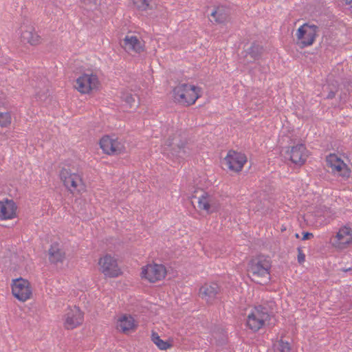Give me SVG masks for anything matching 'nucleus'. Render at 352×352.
I'll return each instance as SVG.
<instances>
[{
    "mask_svg": "<svg viewBox=\"0 0 352 352\" xmlns=\"http://www.w3.org/2000/svg\"><path fill=\"white\" fill-rule=\"evenodd\" d=\"M270 261L263 256L252 258L248 263V273L256 283L263 285L270 280Z\"/></svg>",
    "mask_w": 352,
    "mask_h": 352,
    "instance_id": "f257e3e1",
    "label": "nucleus"
},
{
    "mask_svg": "<svg viewBox=\"0 0 352 352\" xmlns=\"http://www.w3.org/2000/svg\"><path fill=\"white\" fill-rule=\"evenodd\" d=\"M166 145L169 148L168 155L177 159H184L190 155V148L184 132H177L170 136Z\"/></svg>",
    "mask_w": 352,
    "mask_h": 352,
    "instance_id": "f03ea898",
    "label": "nucleus"
},
{
    "mask_svg": "<svg viewBox=\"0 0 352 352\" xmlns=\"http://www.w3.org/2000/svg\"><path fill=\"white\" fill-rule=\"evenodd\" d=\"M200 87L184 83L173 89V97L179 103L190 106L200 97Z\"/></svg>",
    "mask_w": 352,
    "mask_h": 352,
    "instance_id": "7ed1b4c3",
    "label": "nucleus"
},
{
    "mask_svg": "<svg viewBox=\"0 0 352 352\" xmlns=\"http://www.w3.org/2000/svg\"><path fill=\"white\" fill-rule=\"evenodd\" d=\"M318 31L319 28L316 25L303 24L297 30V45L300 48L311 45L318 35Z\"/></svg>",
    "mask_w": 352,
    "mask_h": 352,
    "instance_id": "20e7f679",
    "label": "nucleus"
},
{
    "mask_svg": "<svg viewBox=\"0 0 352 352\" xmlns=\"http://www.w3.org/2000/svg\"><path fill=\"white\" fill-rule=\"evenodd\" d=\"M60 177L64 186L72 193H79L83 189L81 177L76 173H72L69 170L63 168L60 172Z\"/></svg>",
    "mask_w": 352,
    "mask_h": 352,
    "instance_id": "39448f33",
    "label": "nucleus"
},
{
    "mask_svg": "<svg viewBox=\"0 0 352 352\" xmlns=\"http://www.w3.org/2000/svg\"><path fill=\"white\" fill-rule=\"evenodd\" d=\"M12 293L20 301L25 302L30 299L32 294L30 282L22 278L13 280Z\"/></svg>",
    "mask_w": 352,
    "mask_h": 352,
    "instance_id": "423d86ee",
    "label": "nucleus"
},
{
    "mask_svg": "<svg viewBox=\"0 0 352 352\" xmlns=\"http://www.w3.org/2000/svg\"><path fill=\"white\" fill-rule=\"evenodd\" d=\"M224 164L228 169L236 173L240 172L247 162L245 154L230 150L224 158Z\"/></svg>",
    "mask_w": 352,
    "mask_h": 352,
    "instance_id": "0eeeda50",
    "label": "nucleus"
},
{
    "mask_svg": "<svg viewBox=\"0 0 352 352\" xmlns=\"http://www.w3.org/2000/svg\"><path fill=\"white\" fill-rule=\"evenodd\" d=\"M98 84L96 75L84 74L76 79L74 87L79 92L88 94L92 89H96Z\"/></svg>",
    "mask_w": 352,
    "mask_h": 352,
    "instance_id": "6e6552de",
    "label": "nucleus"
},
{
    "mask_svg": "<svg viewBox=\"0 0 352 352\" xmlns=\"http://www.w3.org/2000/svg\"><path fill=\"white\" fill-rule=\"evenodd\" d=\"M142 276L151 283H155L164 278L166 274V267L161 264L148 265L142 268Z\"/></svg>",
    "mask_w": 352,
    "mask_h": 352,
    "instance_id": "1a4fd4ad",
    "label": "nucleus"
},
{
    "mask_svg": "<svg viewBox=\"0 0 352 352\" xmlns=\"http://www.w3.org/2000/svg\"><path fill=\"white\" fill-rule=\"evenodd\" d=\"M98 264L101 272L107 276L117 277L120 274L116 259L109 254L100 258Z\"/></svg>",
    "mask_w": 352,
    "mask_h": 352,
    "instance_id": "9d476101",
    "label": "nucleus"
},
{
    "mask_svg": "<svg viewBox=\"0 0 352 352\" xmlns=\"http://www.w3.org/2000/svg\"><path fill=\"white\" fill-rule=\"evenodd\" d=\"M327 164L331 168V172L337 173L344 178L350 177L351 170L344 162L334 154H330L326 159Z\"/></svg>",
    "mask_w": 352,
    "mask_h": 352,
    "instance_id": "9b49d317",
    "label": "nucleus"
},
{
    "mask_svg": "<svg viewBox=\"0 0 352 352\" xmlns=\"http://www.w3.org/2000/svg\"><path fill=\"white\" fill-rule=\"evenodd\" d=\"M285 157L294 164L301 166L307 160V148L303 144H298L292 146L290 149L288 148Z\"/></svg>",
    "mask_w": 352,
    "mask_h": 352,
    "instance_id": "f8f14e48",
    "label": "nucleus"
},
{
    "mask_svg": "<svg viewBox=\"0 0 352 352\" xmlns=\"http://www.w3.org/2000/svg\"><path fill=\"white\" fill-rule=\"evenodd\" d=\"M197 199L199 208L206 210L208 214L217 212L220 208L219 201L206 192H202V195Z\"/></svg>",
    "mask_w": 352,
    "mask_h": 352,
    "instance_id": "ddd939ff",
    "label": "nucleus"
},
{
    "mask_svg": "<svg viewBox=\"0 0 352 352\" xmlns=\"http://www.w3.org/2000/svg\"><path fill=\"white\" fill-rule=\"evenodd\" d=\"M331 243L340 250L346 248L352 243V229L348 226L341 228L331 241Z\"/></svg>",
    "mask_w": 352,
    "mask_h": 352,
    "instance_id": "4468645a",
    "label": "nucleus"
},
{
    "mask_svg": "<svg viewBox=\"0 0 352 352\" xmlns=\"http://www.w3.org/2000/svg\"><path fill=\"white\" fill-rule=\"evenodd\" d=\"M21 41L35 46L41 43L42 38L32 25H22L21 27Z\"/></svg>",
    "mask_w": 352,
    "mask_h": 352,
    "instance_id": "2eb2a0df",
    "label": "nucleus"
},
{
    "mask_svg": "<svg viewBox=\"0 0 352 352\" xmlns=\"http://www.w3.org/2000/svg\"><path fill=\"white\" fill-rule=\"evenodd\" d=\"M83 322V313L80 309L74 306L69 309L65 314V327L67 329H74L80 325Z\"/></svg>",
    "mask_w": 352,
    "mask_h": 352,
    "instance_id": "dca6fc26",
    "label": "nucleus"
},
{
    "mask_svg": "<svg viewBox=\"0 0 352 352\" xmlns=\"http://www.w3.org/2000/svg\"><path fill=\"white\" fill-rule=\"evenodd\" d=\"M100 146L104 153L108 155H118L121 153L123 146L117 140L111 139L105 135L100 140Z\"/></svg>",
    "mask_w": 352,
    "mask_h": 352,
    "instance_id": "f3484780",
    "label": "nucleus"
},
{
    "mask_svg": "<svg viewBox=\"0 0 352 352\" xmlns=\"http://www.w3.org/2000/svg\"><path fill=\"white\" fill-rule=\"evenodd\" d=\"M219 292L220 287L215 283L210 284L206 283L199 289V296L201 298L210 304L217 298V295Z\"/></svg>",
    "mask_w": 352,
    "mask_h": 352,
    "instance_id": "a211bd4d",
    "label": "nucleus"
},
{
    "mask_svg": "<svg viewBox=\"0 0 352 352\" xmlns=\"http://www.w3.org/2000/svg\"><path fill=\"white\" fill-rule=\"evenodd\" d=\"M17 206L12 199L0 201V219H12L16 217Z\"/></svg>",
    "mask_w": 352,
    "mask_h": 352,
    "instance_id": "6ab92c4d",
    "label": "nucleus"
},
{
    "mask_svg": "<svg viewBox=\"0 0 352 352\" xmlns=\"http://www.w3.org/2000/svg\"><path fill=\"white\" fill-rule=\"evenodd\" d=\"M122 47L126 51H133L136 53H140L144 51V46L135 36H126L123 39Z\"/></svg>",
    "mask_w": 352,
    "mask_h": 352,
    "instance_id": "aec40b11",
    "label": "nucleus"
},
{
    "mask_svg": "<svg viewBox=\"0 0 352 352\" xmlns=\"http://www.w3.org/2000/svg\"><path fill=\"white\" fill-rule=\"evenodd\" d=\"M340 89L338 81L333 78H328L326 84L322 86V94L325 95V99H333Z\"/></svg>",
    "mask_w": 352,
    "mask_h": 352,
    "instance_id": "412c9836",
    "label": "nucleus"
},
{
    "mask_svg": "<svg viewBox=\"0 0 352 352\" xmlns=\"http://www.w3.org/2000/svg\"><path fill=\"white\" fill-rule=\"evenodd\" d=\"M49 261L51 263H63L65 258V252L59 248V244L54 243L48 250Z\"/></svg>",
    "mask_w": 352,
    "mask_h": 352,
    "instance_id": "4be33fe9",
    "label": "nucleus"
},
{
    "mask_svg": "<svg viewBox=\"0 0 352 352\" xmlns=\"http://www.w3.org/2000/svg\"><path fill=\"white\" fill-rule=\"evenodd\" d=\"M135 320L131 316H122L117 322L116 328L119 331L126 333L130 330L135 328Z\"/></svg>",
    "mask_w": 352,
    "mask_h": 352,
    "instance_id": "5701e85b",
    "label": "nucleus"
},
{
    "mask_svg": "<svg viewBox=\"0 0 352 352\" xmlns=\"http://www.w3.org/2000/svg\"><path fill=\"white\" fill-rule=\"evenodd\" d=\"M217 23H223L229 20L230 11L223 6L215 8L210 14Z\"/></svg>",
    "mask_w": 352,
    "mask_h": 352,
    "instance_id": "b1692460",
    "label": "nucleus"
},
{
    "mask_svg": "<svg viewBox=\"0 0 352 352\" xmlns=\"http://www.w3.org/2000/svg\"><path fill=\"white\" fill-rule=\"evenodd\" d=\"M265 322L260 318L257 317L252 312L248 315L247 319V326L253 331H258L262 327L265 325Z\"/></svg>",
    "mask_w": 352,
    "mask_h": 352,
    "instance_id": "393cba45",
    "label": "nucleus"
},
{
    "mask_svg": "<svg viewBox=\"0 0 352 352\" xmlns=\"http://www.w3.org/2000/svg\"><path fill=\"white\" fill-rule=\"evenodd\" d=\"M263 52V47L260 44L254 42L247 50V55H249L253 60H258Z\"/></svg>",
    "mask_w": 352,
    "mask_h": 352,
    "instance_id": "a878e982",
    "label": "nucleus"
},
{
    "mask_svg": "<svg viewBox=\"0 0 352 352\" xmlns=\"http://www.w3.org/2000/svg\"><path fill=\"white\" fill-rule=\"evenodd\" d=\"M121 99L122 101L127 103L130 107H135L139 104V97L137 94H132L129 92H122Z\"/></svg>",
    "mask_w": 352,
    "mask_h": 352,
    "instance_id": "bb28decb",
    "label": "nucleus"
},
{
    "mask_svg": "<svg viewBox=\"0 0 352 352\" xmlns=\"http://www.w3.org/2000/svg\"><path fill=\"white\" fill-rule=\"evenodd\" d=\"M257 317L260 318L265 322L270 320L271 316L269 314L267 307L263 305H258L254 307L252 311Z\"/></svg>",
    "mask_w": 352,
    "mask_h": 352,
    "instance_id": "cd10ccee",
    "label": "nucleus"
},
{
    "mask_svg": "<svg viewBox=\"0 0 352 352\" xmlns=\"http://www.w3.org/2000/svg\"><path fill=\"white\" fill-rule=\"evenodd\" d=\"M151 340L160 350H166L172 346L169 342L162 340L159 335L154 331L151 334Z\"/></svg>",
    "mask_w": 352,
    "mask_h": 352,
    "instance_id": "c85d7f7f",
    "label": "nucleus"
},
{
    "mask_svg": "<svg viewBox=\"0 0 352 352\" xmlns=\"http://www.w3.org/2000/svg\"><path fill=\"white\" fill-rule=\"evenodd\" d=\"M290 344L288 342H285L283 339L278 341L276 345H275V352H291Z\"/></svg>",
    "mask_w": 352,
    "mask_h": 352,
    "instance_id": "c756f323",
    "label": "nucleus"
},
{
    "mask_svg": "<svg viewBox=\"0 0 352 352\" xmlns=\"http://www.w3.org/2000/svg\"><path fill=\"white\" fill-rule=\"evenodd\" d=\"M11 115L9 112L0 111V126L7 127L11 124Z\"/></svg>",
    "mask_w": 352,
    "mask_h": 352,
    "instance_id": "7c9ffc66",
    "label": "nucleus"
},
{
    "mask_svg": "<svg viewBox=\"0 0 352 352\" xmlns=\"http://www.w3.org/2000/svg\"><path fill=\"white\" fill-rule=\"evenodd\" d=\"M151 0H133V4L139 10H146L150 6Z\"/></svg>",
    "mask_w": 352,
    "mask_h": 352,
    "instance_id": "2f4dec72",
    "label": "nucleus"
},
{
    "mask_svg": "<svg viewBox=\"0 0 352 352\" xmlns=\"http://www.w3.org/2000/svg\"><path fill=\"white\" fill-rule=\"evenodd\" d=\"M298 262L299 263H302L305 261V255L303 253L302 248L300 247L298 248Z\"/></svg>",
    "mask_w": 352,
    "mask_h": 352,
    "instance_id": "473e14b6",
    "label": "nucleus"
},
{
    "mask_svg": "<svg viewBox=\"0 0 352 352\" xmlns=\"http://www.w3.org/2000/svg\"><path fill=\"white\" fill-rule=\"evenodd\" d=\"M80 1L85 6H90V8L96 6L97 4V0H80Z\"/></svg>",
    "mask_w": 352,
    "mask_h": 352,
    "instance_id": "72a5a7b5",
    "label": "nucleus"
},
{
    "mask_svg": "<svg viewBox=\"0 0 352 352\" xmlns=\"http://www.w3.org/2000/svg\"><path fill=\"white\" fill-rule=\"evenodd\" d=\"M302 235L303 236H302V240H303V241L309 240L314 237V234L309 232H303Z\"/></svg>",
    "mask_w": 352,
    "mask_h": 352,
    "instance_id": "f704fd0d",
    "label": "nucleus"
},
{
    "mask_svg": "<svg viewBox=\"0 0 352 352\" xmlns=\"http://www.w3.org/2000/svg\"><path fill=\"white\" fill-rule=\"evenodd\" d=\"M346 4L349 5L352 8V0H344Z\"/></svg>",
    "mask_w": 352,
    "mask_h": 352,
    "instance_id": "c9c22d12",
    "label": "nucleus"
},
{
    "mask_svg": "<svg viewBox=\"0 0 352 352\" xmlns=\"http://www.w3.org/2000/svg\"><path fill=\"white\" fill-rule=\"evenodd\" d=\"M351 270H352V268H351V267H349V268H348V269H343V270H342V271H343V272H349V271H351Z\"/></svg>",
    "mask_w": 352,
    "mask_h": 352,
    "instance_id": "e433bc0d",
    "label": "nucleus"
},
{
    "mask_svg": "<svg viewBox=\"0 0 352 352\" xmlns=\"http://www.w3.org/2000/svg\"><path fill=\"white\" fill-rule=\"evenodd\" d=\"M295 236H296V238H299V234H298V233H296V234H295Z\"/></svg>",
    "mask_w": 352,
    "mask_h": 352,
    "instance_id": "4c0bfd02",
    "label": "nucleus"
},
{
    "mask_svg": "<svg viewBox=\"0 0 352 352\" xmlns=\"http://www.w3.org/2000/svg\"><path fill=\"white\" fill-rule=\"evenodd\" d=\"M350 162H351V164H352V155L351 156Z\"/></svg>",
    "mask_w": 352,
    "mask_h": 352,
    "instance_id": "58836bf2",
    "label": "nucleus"
}]
</instances>
